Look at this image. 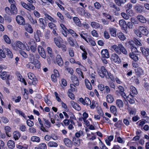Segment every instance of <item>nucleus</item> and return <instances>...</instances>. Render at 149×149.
Segmentation results:
<instances>
[{
  "mask_svg": "<svg viewBox=\"0 0 149 149\" xmlns=\"http://www.w3.org/2000/svg\"><path fill=\"white\" fill-rule=\"evenodd\" d=\"M111 47L118 54H121L122 53L125 55H127V54L126 49L122 44H118L117 45H114L111 46Z\"/></svg>",
  "mask_w": 149,
  "mask_h": 149,
  "instance_id": "f257e3e1",
  "label": "nucleus"
},
{
  "mask_svg": "<svg viewBox=\"0 0 149 149\" xmlns=\"http://www.w3.org/2000/svg\"><path fill=\"white\" fill-rule=\"evenodd\" d=\"M79 102L84 105H86V106L90 105V107L91 109H94L95 107L94 105L95 102L93 101L92 104L90 99L88 97H85L84 99L83 98L81 97L79 99Z\"/></svg>",
  "mask_w": 149,
  "mask_h": 149,
  "instance_id": "f03ea898",
  "label": "nucleus"
},
{
  "mask_svg": "<svg viewBox=\"0 0 149 149\" xmlns=\"http://www.w3.org/2000/svg\"><path fill=\"white\" fill-rule=\"evenodd\" d=\"M98 73L100 76L102 77H104L108 73L105 67L103 66L101 67L100 69L98 70Z\"/></svg>",
  "mask_w": 149,
  "mask_h": 149,
  "instance_id": "7ed1b4c3",
  "label": "nucleus"
},
{
  "mask_svg": "<svg viewBox=\"0 0 149 149\" xmlns=\"http://www.w3.org/2000/svg\"><path fill=\"white\" fill-rule=\"evenodd\" d=\"M139 31L143 35L147 36L148 34L149 31L147 28L144 26H140L138 28Z\"/></svg>",
  "mask_w": 149,
  "mask_h": 149,
  "instance_id": "20e7f679",
  "label": "nucleus"
},
{
  "mask_svg": "<svg viewBox=\"0 0 149 149\" xmlns=\"http://www.w3.org/2000/svg\"><path fill=\"white\" fill-rule=\"evenodd\" d=\"M130 95L128 96V97H134L137 95L138 92L135 87L132 86H131L130 87Z\"/></svg>",
  "mask_w": 149,
  "mask_h": 149,
  "instance_id": "39448f33",
  "label": "nucleus"
},
{
  "mask_svg": "<svg viewBox=\"0 0 149 149\" xmlns=\"http://www.w3.org/2000/svg\"><path fill=\"white\" fill-rule=\"evenodd\" d=\"M16 19L17 22L19 24L23 26L25 24V22L24 18L21 16H17Z\"/></svg>",
  "mask_w": 149,
  "mask_h": 149,
  "instance_id": "423d86ee",
  "label": "nucleus"
},
{
  "mask_svg": "<svg viewBox=\"0 0 149 149\" xmlns=\"http://www.w3.org/2000/svg\"><path fill=\"white\" fill-rule=\"evenodd\" d=\"M38 50L41 56L43 58H46L45 52L43 48L41 46H38Z\"/></svg>",
  "mask_w": 149,
  "mask_h": 149,
  "instance_id": "0eeeda50",
  "label": "nucleus"
},
{
  "mask_svg": "<svg viewBox=\"0 0 149 149\" xmlns=\"http://www.w3.org/2000/svg\"><path fill=\"white\" fill-rule=\"evenodd\" d=\"M111 59L114 62L117 63H119L120 62V59L118 56L116 54H113L111 55Z\"/></svg>",
  "mask_w": 149,
  "mask_h": 149,
  "instance_id": "6e6552de",
  "label": "nucleus"
},
{
  "mask_svg": "<svg viewBox=\"0 0 149 149\" xmlns=\"http://www.w3.org/2000/svg\"><path fill=\"white\" fill-rule=\"evenodd\" d=\"M143 7L140 4H137L134 6V9L137 13H141L143 9Z\"/></svg>",
  "mask_w": 149,
  "mask_h": 149,
  "instance_id": "1a4fd4ad",
  "label": "nucleus"
},
{
  "mask_svg": "<svg viewBox=\"0 0 149 149\" xmlns=\"http://www.w3.org/2000/svg\"><path fill=\"white\" fill-rule=\"evenodd\" d=\"M102 56L103 58H108L109 57V52L107 49H104L102 50L101 52Z\"/></svg>",
  "mask_w": 149,
  "mask_h": 149,
  "instance_id": "9d476101",
  "label": "nucleus"
},
{
  "mask_svg": "<svg viewBox=\"0 0 149 149\" xmlns=\"http://www.w3.org/2000/svg\"><path fill=\"white\" fill-rule=\"evenodd\" d=\"M56 61L57 64L60 66H61L63 64V62L61 56L57 55L56 57Z\"/></svg>",
  "mask_w": 149,
  "mask_h": 149,
  "instance_id": "9b49d317",
  "label": "nucleus"
},
{
  "mask_svg": "<svg viewBox=\"0 0 149 149\" xmlns=\"http://www.w3.org/2000/svg\"><path fill=\"white\" fill-rule=\"evenodd\" d=\"M135 71L136 72V75L139 77H140L141 75L143 74V71L142 69L140 67H138L135 69Z\"/></svg>",
  "mask_w": 149,
  "mask_h": 149,
  "instance_id": "f8f14e48",
  "label": "nucleus"
},
{
  "mask_svg": "<svg viewBox=\"0 0 149 149\" xmlns=\"http://www.w3.org/2000/svg\"><path fill=\"white\" fill-rule=\"evenodd\" d=\"M71 103L73 108L77 111H79L81 109V108L79 105L77 103L74 102L73 101L71 102Z\"/></svg>",
  "mask_w": 149,
  "mask_h": 149,
  "instance_id": "ddd939ff",
  "label": "nucleus"
},
{
  "mask_svg": "<svg viewBox=\"0 0 149 149\" xmlns=\"http://www.w3.org/2000/svg\"><path fill=\"white\" fill-rule=\"evenodd\" d=\"M110 34L111 36L115 37L116 36V29L113 27H110L109 29Z\"/></svg>",
  "mask_w": 149,
  "mask_h": 149,
  "instance_id": "4468645a",
  "label": "nucleus"
},
{
  "mask_svg": "<svg viewBox=\"0 0 149 149\" xmlns=\"http://www.w3.org/2000/svg\"><path fill=\"white\" fill-rule=\"evenodd\" d=\"M141 50L143 54L146 56H148L149 55V49L148 48H144L141 47Z\"/></svg>",
  "mask_w": 149,
  "mask_h": 149,
  "instance_id": "2eb2a0df",
  "label": "nucleus"
},
{
  "mask_svg": "<svg viewBox=\"0 0 149 149\" xmlns=\"http://www.w3.org/2000/svg\"><path fill=\"white\" fill-rule=\"evenodd\" d=\"M7 146L9 148L13 149L15 146V142L12 140H10L8 142Z\"/></svg>",
  "mask_w": 149,
  "mask_h": 149,
  "instance_id": "dca6fc26",
  "label": "nucleus"
},
{
  "mask_svg": "<svg viewBox=\"0 0 149 149\" xmlns=\"http://www.w3.org/2000/svg\"><path fill=\"white\" fill-rule=\"evenodd\" d=\"M73 20L76 25L79 27L81 26V23L79 18L77 17H74L73 18Z\"/></svg>",
  "mask_w": 149,
  "mask_h": 149,
  "instance_id": "f3484780",
  "label": "nucleus"
},
{
  "mask_svg": "<svg viewBox=\"0 0 149 149\" xmlns=\"http://www.w3.org/2000/svg\"><path fill=\"white\" fill-rule=\"evenodd\" d=\"M115 3L118 6H121L122 4H124L127 0H114Z\"/></svg>",
  "mask_w": 149,
  "mask_h": 149,
  "instance_id": "a211bd4d",
  "label": "nucleus"
},
{
  "mask_svg": "<svg viewBox=\"0 0 149 149\" xmlns=\"http://www.w3.org/2000/svg\"><path fill=\"white\" fill-rule=\"evenodd\" d=\"M16 44L17 47L21 49H24L25 48V45L21 42L18 41H17Z\"/></svg>",
  "mask_w": 149,
  "mask_h": 149,
  "instance_id": "6ab92c4d",
  "label": "nucleus"
},
{
  "mask_svg": "<svg viewBox=\"0 0 149 149\" xmlns=\"http://www.w3.org/2000/svg\"><path fill=\"white\" fill-rule=\"evenodd\" d=\"M11 12L12 14H16L17 13V8L14 4H11Z\"/></svg>",
  "mask_w": 149,
  "mask_h": 149,
  "instance_id": "aec40b11",
  "label": "nucleus"
},
{
  "mask_svg": "<svg viewBox=\"0 0 149 149\" xmlns=\"http://www.w3.org/2000/svg\"><path fill=\"white\" fill-rule=\"evenodd\" d=\"M13 137L15 140H17L21 136V134L17 131H16L13 133Z\"/></svg>",
  "mask_w": 149,
  "mask_h": 149,
  "instance_id": "412c9836",
  "label": "nucleus"
},
{
  "mask_svg": "<svg viewBox=\"0 0 149 149\" xmlns=\"http://www.w3.org/2000/svg\"><path fill=\"white\" fill-rule=\"evenodd\" d=\"M137 18V19L142 23H145L147 21L145 17L142 15H138Z\"/></svg>",
  "mask_w": 149,
  "mask_h": 149,
  "instance_id": "4be33fe9",
  "label": "nucleus"
},
{
  "mask_svg": "<svg viewBox=\"0 0 149 149\" xmlns=\"http://www.w3.org/2000/svg\"><path fill=\"white\" fill-rule=\"evenodd\" d=\"M126 45L128 48L131 49L134 46V41L132 40H130L127 42L126 43Z\"/></svg>",
  "mask_w": 149,
  "mask_h": 149,
  "instance_id": "5701e85b",
  "label": "nucleus"
},
{
  "mask_svg": "<svg viewBox=\"0 0 149 149\" xmlns=\"http://www.w3.org/2000/svg\"><path fill=\"white\" fill-rule=\"evenodd\" d=\"M26 30L30 33L33 32V30L31 25L29 24H26L25 26Z\"/></svg>",
  "mask_w": 149,
  "mask_h": 149,
  "instance_id": "b1692460",
  "label": "nucleus"
},
{
  "mask_svg": "<svg viewBox=\"0 0 149 149\" xmlns=\"http://www.w3.org/2000/svg\"><path fill=\"white\" fill-rule=\"evenodd\" d=\"M29 58L30 62L34 63L37 61V60L35 59L34 55L32 54H29Z\"/></svg>",
  "mask_w": 149,
  "mask_h": 149,
  "instance_id": "393cba45",
  "label": "nucleus"
},
{
  "mask_svg": "<svg viewBox=\"0 0 149 149\" xmlns=\"http://www.w3.org/2000/svg\"><path fill=\"white\" fill-rule=\"evenodd\" d=\"M107 102L110 103L113 102L114 100L113 97L111 94H108L107 95Z\"/></svg>",
  "mask_w": 149,
  "mask_h": 149,
  "instance_id": "a878e982",
  "label": "nucleus"
},
{
  "mask_svg": "<svg viewBox=\"0 0 149 149\" xmlns=\"http://www.w3.org/2000/svg\"><path fill=\"white\" fill-rule=\"evenodd\" d=\"M111 112L115 116L116 115L117 109L116 107L113 105L111 106L110 108Z\"/></svg>",
  "mask_w": 149,
  "mask_h": 149,
  "instance_id": "bb28decb",
  "label": "nucleus"
},
{
  "mask_svg": "<svg viewBox=\"0 0 149 149\" xmlns=\"http://www.w3.org/2000/svg\"><path fill=\"white\" fill-rule=\"evenodd\" d=\"M117 36L118 38L122 40H124L126 39V37L123 34L120 32L117 33Z\"/></svg>",
  "mask_w": 149,
  "mask_h": 149,
  "instance_id": "cd10ccee",
  "label": "nucleus"
},
{
  "mask_svg": "<svg viewBox=\"0 0 149 149\" xmlns=\"http://www.w3.org/2000/svg\"><path fill=\"white\" fill-rule=\"evenodd\" d=\"M70 88L68 90L70 92H76L77 91V87L73 84H71L70 85Z\"/></svg>",
  "mask_w": 149,
  "mask_h": 149,
  "instance_id": "c85d7f7f",
  "label": "nucleus"
},
{
  "mask_svg": "<svg viewBox=\"0 0 149 149\" xmlns=\"http://www.w3.org/2000/svg\"><path fill=\"white\" fill-rule=\"evenodd\" d=\"M116 104L119 108L123 107V103L122 101L118 99L116 100Z\"/></svg>",
  "mask_w": 149,
  "mask_h": 149,
  "instance_id": "c756f323",
  "label": "nucleus"
},
{
  "mask_svg": "<svg viewBox=\"0 0 149 149\" xmlns=\"http://www.w3.org/2000/svg\"><path fill=\"white\" fill-rule=\"evenodd\" d=\"M28 18L32 24H37V22L36 19H33L31 15L28 16Z\"/></svg>",
  "mask_w": 149,
  "mask_h": 149,
  "instance_id": "7c9ffc66",
  "label": "nucleus"
},
{
  "mask_svg": "<svg viewBox=\"0 0 149 149\" xmlns=\"http://www.w3.org/2000/svg\"><path fill=\"white\" fill-rule=\"evenodd\" d=\"M39 21L40 23V26L43 29H44L45 28V26L44 22V19L42 18L39 19Z\"/></svg>",
  "mask_w": 149,
  "mask_h": 149,
  "instance_id": "2f4dec72",
  "label": "nucleus"
},
{
  "mask_svg": "<svg viewBox=\"0 0 149 149\" xmlns=\"http://www.w3.org/2000/svg\"><path fill=\"white\" fill-rule=\"evenodd\" d=\"M130 57L135 61H136L138 60V57L136 55L133 53H130L129 54Z\"/></svg>",
  "mask_w": 149,
  "mask_h": 149,
  "instance_id": "473e14b6",
  "label": "nucleus"
},
{
  "mask_svg": "<svg viewBox=\"0 0 149 149\" xmlns=\"http://www.w3.org/2000/svg\"><path fill=\"white\" fill-rule=\"evenodd\" d=\"M45 16V18H47L50 21L52 22H56L55 20H54L53 18L51 17L47 13H45L44 14Z\"/></svg>",
  "mask_w": 149,
  "mask_h": 149,
  "instance_id": "72a5a7b5",
  "label": "nucleus"
},
{
  "mask_svg": "<svg viewBox=\"0 0 149 149\" xmlns=\"http://www.w3.org/2000/svg\"><path fill=\"white\" fill-rule=\"evenodd\" d=\"M91 26L94 28L98 29L100 27L99 24L95 22H91Z\"/></svg>",
  "mask_w": 149,
  "mask_h": 149,
  "instance_id": "f704fd0d",
  "label": "nucleus"
},
{
  "mask_svg": "<svg viewBox=\"0 0 149 149\" xmlns=\"http://www.w3.org/2000/svg\"><path fill=\"white\" fill-rule=\"evenodd\" d=\"M79 34L82 38H83L87 42H88L86 39V38L88 36L87 33H84V31H82L81 33H79Z\"/></svg>",
  "mask_w": 149,
  "mask_h": 149,
  "instance_id": "c9c22d12",
  "label": "nucleus"
},
{
  "mask_svg": "<svg viewBox=\"0 0 149 149\" xmlns=\"http://www.w3.org/2000/svg\"><path fill=\"white\" fill-rule=\"evenodd\" d=\"M31 140L33 142H39L40 141V139L38 137L33 136L31 137Z\"/></svg>",
  "mask_w": 149,
  "mask_h": 149,
  "instance_id": "e433bc0d",
  "label": "nucleus"
},
{
  "mask_svg": "<svg viewBox=\"0 0 149 149\" xmlns=\"http://www.w3.org/2000/svg\"><path fill=\"white\" fill-rule=\"evenodd\" d=\"M48 146L51 147H57L58 146V144L55 142L53 141H50L47 144Z\"/></svg>",
  "mask_w": 149,
  "mask_h": 149,
  "instance_id": "4c0bfd02",
  "label": "nucleus"
},
{
  "mask_svg": "<svg viewBox=\"0 0 149 149\" xmlns=\"http://www.w3.org/2000/svg\"><path fill=\"white\" fill-rule=\"evenodd\" d=\"M38 82V80L36 78L34 79L31 80V81H29L28 84L30 85H33L34 86H36Z\"/></svg>",
  "mask_w": 149,
  "mask_h": 149,
  "instance_id": "58836bf2",
  "label": "nucleus"
},
{
  "mask_svg": "<svg viewBox=\"0 0 149 149\" xmlns=\"http://www.w3.org/2000/svg\"><path fill=\"white\" fill-rule=\"evenodd\" d=\"M4 51L5 50V51H6V52L7 53V55L10 58H12L13 57V54L10 50L8 48L5 49H3Z\"/></svg>",
  "mask_w": 149,
  "mask_h": 149,
  "instance_id": "ea45409f",
  "label": "nucleus"
},
{
  "mask_svg": "<svg viewBox=\"0 0 149 149\" xmlns=\"http://www.w3.org/2000/svg\"><path fill=\"white\" fill-rule=\"evenodd\" d=\"M73 141L74 142L75 145L76 146H78L80 144V141L79 139H76L74 138L73 139Z\"/></svg>",
  "mask_w": 149,
  "mask_h": 149,
  "instance_id": "a19ab883",
  "label": "nucleus"
},
{
  "mask_svg": "<svg viewBox=\"0 0 149 149\" xmlns=\"http://www.w3.org/2000/svg\"><path fill=\"white\" fill-rule=\"evenodd\" d=\"M43 120L44 121V124L46 127L49 128L51 126V123L47 119L45 118H43Z\"/></svg>",
  "mask_w": 149,
  "mask_h": 149,
  "instance_id": "79ce46f5",
  "label": "nucleus"
},
{
  "mask_svg": "<svg viewBox=\"0 0 149 149\" xmlns=\"http://www.w3.org/2000/svg\"><path fill=\"white\" fill-rule=\"evenodd\" d=\"M119 23L120 26L122 27H124V26L127 25L126 22L124 19L120 20Z\"/></svg>",
  "mask_w": 149,
  "mask_h": 149,
  "instance_id": "37998d69",
  "label": "nucleus"
},
{
  "mask_svg": "<svg viewBox=\"0 0 149 149\" xmlns=\"http://www.w3.org/2000/svg\"><path fill=\"white\" fill-rule=\"evenodd\" d=\"M7 74L6 72H1L0 74V77L1 79L4 80L6 79Z\"/></svg>",
  "mask_w": 149,
  "mask_h": 149,
  "instance_id": "c03bdc74",
  "label": "nucleus"
},
{
  "mask_svg": "<svg viewBox=\"0 0 149 149\" xmlns=\"http://www.w3.org/2000/svg\"><path fill=\"white\" fill-rule=\"evenodd\" d=\"M27 68L33 69H34V63L30 62L29 63L26 65Z\"/></svg>",
  "mask_w": 149,
  "mask_h": 149,
  "instance_id": "a18cd8bd",
  "label": "nucleus"
},
{
  "mask_svg": "<svg viewBox=\"0 0 149 149\" xmlns=\"http://www.w3.org/2000/svg\"><path fill=\"white\" fill-rule=\"evenodd\" d=\"M27 75L29 78L31 80H32L36 78L34 74L33 73L29 72L28 73Z\"/></svg>",
  "mask_w": 149,
  "mask_h": 149,
  "instance_id": "49530a36",
  "label": "nucleus"
},
{
  "mask_svg": "<svg viewBox=\"0 0 149 149\" xmlns=\"http://www.w3.org/2000/svg\"><path fill=\"white\" fill-rule=\"evenodd\" d=\"M36 45L34 43V44L32 45L30 47L31 51L33 52H35L36 50Z\"/></svg>",
  "mask_w": 149,
  "mask_h": 149,
  "instance_id": "de8ad7c7",
  "label": "nucleus"
},
{
  "mask_svg": "<svg viewBox=\"0 0 149 149\" xmlns=\"http://www.w3.org/2000/svg\"><path fill=\"white\" fill-rule=\"evenodd\" d=\"M86 85V88L89 90H91L92 86L90 82L88 80L85 81Z\"/></svg>",
  "mask_w": 149,
  "mask_h": 149,
  "instance_id": "09e8293b",
  "label": "nucleus"
},
{
  "mask_svg": "<svg viewBox=\"0 0 149 149\" xmlns=\"http://www.w3.org/2000/svg\"><path fill=\"white\" fill-rule=\"evenodd\" d=\"M63 141L65 145L67 146L69 145L71 142V141L68 138L64 139Z\"/></svg>",
  "mask_w": 149,
  "mask_h": 149,
  "instance_id": "8fccbe9b",
  "label": "nucleus"
},
{
  "mask_svg": "<svg viewBox=\"0 0 149 149\" xmlns=\"http://www.w3.org/2000/svg\"><path fill=\"white\" fill-rule=\"evenodd\" d=\"M3 38L5 41L8 44H10V40L8 36L6 35L3 36Z\"/></svg>",
  "mask_w": 149,
  "mask_h": 149,
  "instance_id": "3c124183",
  "label": "nucleus"
},
{
  "mask_svg": "<svg viewBox=\"0 0 149 149\" xmlns=\"http://www.w3.org/2000/svg\"><path fill=\"white\" fill-rule=\"evenodd\" d=\"M54 40L56 46L59 48H61V43L58 39L57 38H54Z\"/></svg>",
  "mask_w": 149,
  "mask_h": 149,
  "instance_id": "603ef678",
  "label": "nucleus"
},
{
  "mask_svg": "<svg viewBox=\"0 0 149 149\" xmlns=\"http://www.w3.org/2000/svg\"><path fill=\"white\" fill-rule=\"evenodd\" d=\"M67 40L71 46L72 47H74V44L73 42L72 38L71 37L68 38V39Z\"/></svg>",
  "mask_w": 149,
  "mask_h": 149,
  "instance_id": "864d4df0",
  "label": "nucleus"
},
{
  "mask_svg": "<svg viewBox=\"0 0 149 149\" xmlns=\"http://www.w3.org/2000/svg\"><path fill=\"white\" fill-rule=\"evenodd\" d=\"M68 31L73 36H76L77 37L78 36V35L76 34L74 31L71 29H69Z\"/></svg>",
  "mask_w": 149,
  "mask_h": 149,
  "instance_id": "5fc2aeb1",
  "label": "nucleus"
},
{
  "mask_svg": "<svg viewBox=\"0 0 149 149\" xmlns=\"http://www.w3.org/2000/svg\"><path fill=\"white\" fill-rule=\"evenodd\" d=\"M126 12L128 15L130 16H133L134 15L133 11L130 9H127L126 10Z\"/></svg>",
  "mask_w": 149,
  "mask_h": 149,
  "instance_id": "6e6d98bb",
  "label": "nucleus"
},
{
  "mask_svg": "<svg viewBox=\"0 0 149 149\" xmlns=\"http://www.w3.org/2000/svg\"><path fill=\"white\" fill-rule=\"evenodd\" d=\"M76 71L79 76H81L82 77V78H84L83 72L81 71L80 69L77 68L76 70Z\"/></svg>",
  "mask_w": 149,
  "mask_h": 149,
  "instance_id": "4d7b16f0",
  "label": "nucleus"
},
{
  "mask_svg": "<svg viewBox=\"0 0 149 149\" xmlns=\"http://www.w3.org/2000/svg\"><path fill=\"white\" fill-rule=\"evenodd\" d=\"M4 129L7 135L8 136H10L8 134V133L10 131V127L8 126H6L5 127Z\"/></svg>",
  "mask_w": 149,
  "mask_h": 149,
  "instance_id": "13d9d810",
  "label": "nucleus"
},
{
  "mask_svg": "<svg viewBox=\"0 0 149 149\" xmlns=\"http://www.w3.org/2000/svg\"><path fill=\"white\" fill-rule=\"evenodd\" d=\"M1 120L4 123H6L8 122L9 120L6 117L4 116L1 117Z\"/></svg>",
  "mask_w": 149,
  "mask_h": 149,
  "instance_id": "bf43d9fd",
  "label": "nucleus"
},
{
  "mask_svg": "<svg viewBox=\"0 0 149 149\" xmlns=\"http://www.w3.org/2000/svg\"><path fill=\"white\" fill-rule=\"evenodd\" d=\"M122 123L121 120H119L114 124V126L117 128H120L121 126Z\"/></svg>",
  "mask_w": 149,
  "mask_h": 149,
  "instance_id": "052dcab7",
  "label": "nucleus"
},
{
  "mask_svg": "<svg viewBox=\"0 0 149 149\" xmlns=\"http://www.w3.org/2000/svg\"><path fill=\"white\" fill-rule=\"evenodd\" d=\"M83 134V132L81 130H80L78 132H76L75 134V136L77 138L80 137Z\"/></svg>",
  "mask_w": 149,
  "mask_h": 149,
  "instance_id": "680f3d73",
  "label": "nucleus"
},
{
  "mask_svg": "<svg viewBox=\"0 0 149 149\" xmlns=\"http://www.w3.org/2000/svg\"><path fill=\"white\" fill-rule=\"evenodd\" d=\"M34 65L35 67L39 69L40 68V62L37 60V61L36 62L34 63Z\"/></svg>",
  "mask_w": 149,
  "mask_h": 149,
  "instance_id": "e2e57ef3",
  "label": "nucleus"
},
{
  "mask_svg": "<svg viewBox=\"0 0 149 149\" xmlns=\"http://www.w3.org/2000/svg\"><path fill=\"white\" fill-rule=\"evenodd\" d=\"M72 92L68 91V97L72 100H73L74 98V95L72 93Z\"/></svg>",
  "mask_w": 149,
  "mask_h": 149,
  "instance_id": "0e129e2a",
  "label": "nucleus"
},
{
  "mask_svg": "<svg viewBox=\"0 0 149 149\" xmlns=\"http://www.w3.org/2000/svg\"><path fill=\"white\" fill-rule=\"evenodd\" d=\"M26 123L27 125L29 127H32L34 125L33 122L30 120H27Z\"/></svg>",
  "mask_w": 149,
  "mask_h": 149,
  "instance_id": "69168bd1",
  "label": "nucleus"
},
{
  "mask_svg": "<svg viewBox=\"0 0 149 149\" xmlns=\"http://www.w3.org/2000/svg\"><path fill=\"white\" fill-rule=\"evenodd\" d=\"M130 21L131 22L134 24H138V21H136L134 17H132L131 18Z\"/></svg>",
  "mask_w": 149,
  "mask_h": 149,
  "instance_id": "338daca9",
  "label": "nucleus"
},
{
  "mask_svg": "<svg viewBox=\"0 0 149 149\" xmlns=\"http://www.w3.org/2000/svg\"><path fill=\"white\" fill-rule=\"evenodd\" d=\"M39 147L41 149H45L47 148V146L44 143H41L39 145Z\"/></svg>",
  "mask_w": 149,
  "mask_h": 149,
  "instance_id": "774afa93",
  "label": "nucleus"
}]
</instances>
